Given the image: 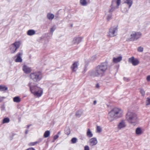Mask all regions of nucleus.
<instances>
[{"instance_id": "a878e982", "label": "nucleus", "mask_w": 150, "mask_h": 150, "mask_svg": "<svg viewBox=\"0 0 150 150\" xmlns=\"http://www.w3.org/2000/svg\"><path fill=\"white\" fill-rule=\"evenodd\" d=\"M82 113V111L81 110H79L76 112V115L77 117H79L81 116Z\"/></svg>"}, {"instance_id": "9d476101", "label": "nucleus", "mask_w": 150, "mask_h": 150, "mask_svg": "<svg viewBox=\"0 0 150 150\" xmlns=\"http://www.w3.org/2000/svg\"><path fill=\"white\" fill-rule=\"evenodd\" d=\"M126 126L125 121V120H121L117 125V128L119 129L124 128Z\"/></svg>"}, {"instance_id": "37998d69", "label": "nucleus", "mask_w": 150, "mask_h": 150, "mask_svg": "<svg viewBox=\"0 0 150 150\" xmlns=\"http://www.w3.org/2000/svg\"><path fill=\"white\" fill-rule=\"evenodd\" d=\"M59 135H55L54 137V140H56L59 137Z\"/></svg>"}, {"instance_id": "09e8293b", "label": "nucleus", "mask_w": 150, "mask_h": 150, "mask_svg": "<svg viewBox=\"0 0 150 150\" xmlns=\"http://www.w3.org/2000/svg\"><path fill=\"white\" fill-rule=\"evenodd\" d=\"M29 132V130H28V129H27L26 131H25V134H27L28 133V132Z\"/></svg>"}, {"instance_id": "c9c22d12", "label": "nucleus", "mask_w": 150, "mask_h": 150, "mask_svg": "<svg viewBox=\"0 0 150 150\" xmlns=\"http://www.w3.org/2000/svg\"><path fill=\"white\" fill-rule=\"evenodd\" d=\"M96 59L97 57L96 55L93 56L91 57L90 61L93 62Z\"/></svg>"}, {"instance_id": "c85d7f7f", "label": "nucleus", "mask_w": 150, "mask_h": 150, "mask_svg": "<svg viewBox=\"0 0 150 150\" xmlns=\"http://www.w3.org/2000/svg\"><path fill=\"white\" fill-rule=\"evenodd\" d=\"M50 132L49 131L47 130L46 131L44 134V136L45 138L48 137L50 135Z\"/></svg>"}, {"instance_id": "f257e3e1", "label": "nucleus", "mask_w": 150, "mask_h": 150, "mask_svg": "<svg viewBox=\"0 0 150 150\" xmlns=\"http://www.w3.org/2000/svg\"><path fill=\"white\" fill-rule=\"evenodd\" d=\"M108 68V63L105 62L101 63L96 67L94 70L89 72V75L91 76L94 77H102Z\"/></svg>"}, {"instance_id": "c03bdc74", "label": "nucleus", "mask_w": 150, "mask_h": 150, "mask_svg": "<svg viewBox=\"0 0 150 150\" xmlns=\"http://www.w3.org/2000/svg\"><path fill=\"white\" fill-rule=\"evenodd\" d=\"M43 140V138H39L38 139V141H37V142H38V144L39 143H40Z\"/></svg>"}, {"instance_id": "1a4fd4ad", "label": "nucleus", "mask_w": 150, "mask_h": 150, "mask_svg": "<svg viewBox=\"0 0 150 150\" xmlns=\"http://www.w3.org/2000/svg\"><path fill=\"white\" fill-rule=\"evenodd\" d=\"M128 62L131 63L132 65L136 66L138 65L139 63V61L138 59L135 58L134 57H132L128 59Z\"/></svg>"}, {"instance_id": "a18cd8bd", "label": "nucleus", "mask_w": 150, "mask_h": 150, "mask_svg": "<svg viewBox=\"0 0 150 150\" xmlns=\"http://www.w3.org/2000/svg\"><path fill=\"white\" fill-rule=\"evenodd\" d=\"M147 80L148 81H150V76H147Z\"/></svg>"}, {"instance_id": "5701e85b", "label": "nucleus", "mask_w": 150, "mask_h": 150, "mask_svg": "<svg viewBox=\"0 0 150 150\" xmlns=\"http://www.w3.org/2000/svg\"><path fill=\"white\" fill-rule=\"evenodd\" d=\"M54 17V15L51 13H49L47 14V17L50 20H52Z\"/></svg>"}, {"instance_id": "e433bc0d", "label": "nucleus", "mask_w": 150, "mask_h": 150, "mask_svg": "<svg viewBox=\"0 0 150 150\" xmlns=\"http://www.w3.org/2000/svg\"><path fill=\"white\" fill-rule=\"evenodd\" d=\"M97 132H100L101 131L102 129L101 127L99 126H97Z\"/></svg>"}, {"instance_id": "58836bf2", "label": "nucleus", "mask_w": 150, "mask_h": 150, "mask_svg": "<svg viewBox=\"0 0 150 150\" xmlns=\"http://www.w3.org/2000/svg\"><path fill=\"white\" fill-rule=\"evenodd\" d=\"M140 92L141 93L142 95L143 96H144L145 95V92L143 89H141L140 90Z\"/></svg>"}, {"instance_id": "b1692460", "label": "nucleus", "mask_w": 150, "mask_h": 150, "mask_svg": "<svg viewBox=\"0 0 150 150\" xmlns=\"http://www.w3.org/2000/svg\"><path fill=\"white\" fill-rule=\"evenodd\" d=\"M13 101L16 103H19L21 101L20 98L18 96H16L13 98Z\"/></svg>"}, {"instance_id": "423d86ee", "label": "nucleus", "mask_w": 150, "mask_h": 150, "mask_svg": "<svg viewBox=\"0 0 150 150\" xmlns=\"http://www.w3.org/2000/svg\"><path fill=\"white\" fill-rule=\"evenodd\" d=\"M142 35V33L140 32L132 31L130 33V36L128 39L129 41H136L140 38Z\"/></svg>"}, {"instance_id": "bb28decb", "label": "nucleus", "mask_w": 150, "mask_h": 150, "mask_svg": "<svg viewBox=\"0 0 150 150\" xmlns=\"http://www.w3.org/2000/svg\"><path fill=\"white\" fill-rule=\"evenodd\" d=\"M10 50L11 51V53H14L15 52L16 50H17L16 49V48L14 46L12 45H11V48H10Z\"/></svg>"}, {"instance_id": "20e7f679", "label": "nucleus", "mask_w": 150, "mask_h": 150, "mask_svg": "<svg viewBox=\"0 0 150 150\" xmlns=\"http://www.w3.org/2000/svg\"><path fill=\"white\" fill-rule=\"evenodd\" d=\"M126 119L129 123L133 125L137 124L138 122L137 115L133 112H128L126 115Z\"/></svg>"}, {"instance_id": "412c9836", "label": "nucleus", "mask_w": 150, "mask_h": 150, "mask_svg": "<svg viewBox=\"0 0 150 150\" xmlns=\"http://www.w3.org/2000/svg\"><path fill=\"white\" fill-rule=\"evenodd\" d=\"M12 45L15 47L16 49L17 50V49L20 47V42L19 41L16 42Z\"/></svg>"}, {"instance_id": "7c9ffc66", "label": "nucleus", "mask_w": 150, "mask_h": 150, "mask_svg": "<svg viewBox=\"0 0 150 150\" xmlns=\"http://www.w3.org/2000/svg\"><path fill=\"white\" fill-rule=\"evenodd\" d=\"M10 121V119L8 117L4 118L3 121V124L5 123H8Z\"/></svg>"}, {"instance_id": "3c124183", "label": "nucleus", "mask_w": 150, "mask_h": 150, "mask_svg": "<svg viewBox=\"0 0 150 150\" xmlns=\"http://www.w3.org/2000/svg\"><path fill=\"white\" fill-rule=\"evenodd\" d=\"M30 126V125H27V128H28Z\"/></svg>"}, {"instance_id": "aec40b11", "label": "nucleus", "mask_w": 150, "mask_h": 150, "mask_svg": "<svg viewBox=\"0 0 150 150\" xmlns=\"http://www.w3.org/2000/svg\"><path fill=\"white\" fill-rule=\"evenodd\" d=\"M27 34L28 35L32 36L35 34V32L33 30H29L27 31Z\"/></svg>"}, {"instance_id": "9b49d317", "label": "nucleus", "mask_w": 150, "mask_h": 150, "mask_svg": "<svg viewBox=\"0 0 150 150\" xmlns=\"http://www.w3.org/2000/svg\"><path fill=\"white\" fill-rule=\"evenodd\" d=\"M23 53L22 52H18L16 56V57L15 60V61L16 62H21L22 61V59L21 58V56L23 55Z\"/></svg>"}, {"instance_id": "cd10ccee", "label": "nucleus", "mask_w": 150, "mask_h": 150, "mask_svg": "<svg viewBox=\"0 0 150 150\" xmlns=\"http://www.w3.org/2000/svg\"><path fill=\"white\" fill-rule=\"evenodd\" d=\"M80 3L83 6H86L87 4V2L86 0H80Z\"/></svg>"}, {"instance_id": "6e6552de", "label": "nucleus", "mask_w": 150, "mask_h": 150, "mask_svg": "<svg viewBox=\"0 0 150 150\" xmlns=\"http://www.w3.org/2000/svg\"><path fill=\"white\" fill-rule=\"evenodd\" d=\"M28 86L29 87L30 91L31 93L33 94L39 88L36 86L34 83L30 82L28 83Z\"/></svg>"}, {"instance_id": "6ab92c4d", "label": "nucleus", "mask_w": 150, "mask_h": 150, "mask_svg": "<svg viewBox=\"0 0 150 150\" xmlns=\"http://www.w3.org/2000/svg\"><path fill=\"white\" fill-rule=\"evenodd\" d=\"M124 3L126 4L128 6V8L129 9L133 4V1L132 0H125Z\"/></svg>"}, {"instance_id": "473e14b6", "label": "nucleus", "mask_w": 150, "mask_h": 150, "mask_svg": "<svg viewBox=\"0 0 150 150\" xmlns=\"http://www.w3.org/2000/svg\"><path fill=\"white\" fill-rule=\"evenodd\" d=\"M38 144V142L37 141L35 142H31L30 143L28 144V145L30 146H33Z\"/></svg>"}, {"instance_id": "de8ad7c7", "label": "nucleus", "mask_w": 150, "mask_h": 150, "mask_svg": "<svg viewBox=\"0 0 150 150\" xmlns=\"http://www.w3.org/2000/svg\"><path fill=\"white\" fill-rule=\"evenodd\" d=\"M96 87L97 88H98L99 87V85L98 84H96Z\"/></svg>"}, {"instance_id": "39448f33", "label": "nucleus", "mask_w": 150, "mask_h": 150, "mask_svg": "<svg viewBox=\"0 0 150 150\" xmlns=\"http://www.w3.org/2000/svg\"><path fill=\"white\" fill-rule=\"evenodd\" d=\"M30 77L34 82H38L42 79V75L41 72L37 71L31 73Z\"/></svg>"}, {"instance_id": "864d4df0", "label": "nucleus", "mask_w": 150, "mask_h": 150, "mask_svg": "<svg viewBox=\"0 0 150 150\" xmlns=\"http://www.w3.org/2000/svg\"><path fill=\"white\" fill-rule=\"evenodd\" d=\"M60 133V132H59L58 133V134H59Z\"/></svg>"}, {"instance_id": "4c0bfd02", "label": "nucleus", "mask_w": 150, "mask_h": 150, "mask_svg": "<svg viewBox=\"0 0 150 150\" xmlns=\"http://www.w3.org/2000/svg\"><path fill=\"white\" fill-rule=\"evenodd\" d=\"M137 50L139 52H142L143 50V48L141 47H139L137 49Z\"/></svg>"}, {"instance_id": "4468645a", "label": "nucleus", "mask_w": 150, "mask_h": 150, "mask_svg": "<svg viewBox=\"0 0 150 150\" xmlns=\"http://www.w3.org/2000/svg\"><path fill=\"white\" fill-rule=\"evenodd\" d=\"M79 63L78 62H76L74 63L71 66V69L73 71H76L78 69Z\"/></svg>"}, {"instance_id": "5fc2aeb1", "label": "nucleus", "mask_w": 150, "mask_h": 150, "mask_svg": "<svg viewBox=\"0 0 150 150\" xmlns=\"http://www.w3.org/2000/svg\"><path fill=\"white\" fill-rule=\"evenodd\" d=\"M149 1L150 3V0H149Z\"/></svg>"}, {"instance_id": "c756f323", "label": "nucleus", "mask_w": 150, "mask_h": 150, "mask_svg": "<svg viewBox=\"0 0 150 150\" xmlns=\"http://www.w3.org/2000/svg\"><path fill=\"white\" fill-rule=\"evenodd\" d=\"M70 131L69 127H66L65 129V133L66 134L69 135L70 134Z\"/></svg>"}, {"instance_id": "f3484780", "label": "nucleus", "mask_w": 150, "mask_h": 150, "mask_svg": "<svg viewBox=\"0 0 150 150\" xmlns=\"http://www.w3.org/2000/svg\"><path fill=\"white\" fill-rule=\"evenodd\" d=\"M143 132L141 127H138L136 129L135 133L137 135H140L142 134Z\"/></svg>"}, {"instance_id": "f704fd0d", "label": "nucleus", "mask_w": 150, "mask_h": 150, "mask_svg": "<svg viewBox=\"0 0 150 150\" xmlns=\"http://www.w3.org/2000/svg\"><path fill=\"white\" fill-rule=\"evenodd\" d=\"M146 105H150V98H147L146 101Z\"/></svg>"}, {"instance_id": "79ce46f5", "label": "nucleus", "mask_w": 150, "mask_h": 150, "mask_svg": "<svg viewBox=\"0 0 150 150\" xmlns=\"http://www.w3.org/2000/svg\"><path fill=\"white\" fill-rule=\"evenodd\" d=\"M123 79L125 81L127 82L129 81V79L128 78L124 77Z\"/></svg>"}, {"instance_id": "f8f14e48", "label": "nucleus", "mask_w": 150, "mask_h": 150, "mask_svg": "<svg viewBox=\"0 0 150 150\" xmlns=\"http://www.w3.org/2000/svg\"><path fill=\"white\" fill-rule=\"evenodd\" d=\"M82 38L81 37H75L72 41V43L74 44L78 45L82 41Z\"/></svg>"}, {"instance_id": "f03ea898", "label": "nucleus", "mask_w": 150, "mask_h": 150, "mask_svg": "<svg viewBox=\"0 0 150 150\" xmlns=\"http://www.w3.org/2000/svg\"><path fill=\"white\" fill-rule=\"evenodd\" d=\"M121 2V0H113L112 1L110 8L105 13L106 19L108 21H110L111 19L112 12L119 8Z\"/></svg>"}, {"instance_id": "8fccbe9b", "label": "nucleus", "mask_w": 150, "mask_h": 150, "mask_svg": "<svg viewBox=\"0 0 150 150\" xmlns=\"http://www.w3.org/2000/svg\"><path fill=\"white\" fill-rule=\"evenodd\" d=\"M97 102L96 100H94L93 102V104L95 105L96 104Z\"/></svg>"}, {"instance_id": "dca6fc26", "label": "nucleus", "mask_w": 150, "mask_h": 150, "mask_svg": "<svg viewBox=\"0 0 150 150\" xmlns=\"http://www.w3.org/2000/svg\"><path fill=\"white\" fill-rule=\"evenodd\" d=\"M42 89L40 88H39L38 90L36 91L34 95L37 96L38 97H40L42 95Z\"/></svg>"}, {"instance_id": "a211bd4d", "label": "nucleus", "mask_w": 150, "mask_h": 150, "mask_svg": "<svg viewBox=\"0 0 150 150\" xmlns=\"http://www.w3.org/2000/svg\"><path fill=\"white\" fill-rule=\"evenodd\" d=\"M122 59V57L121 56H120L117 58L114 57L113 59V61L114 63H117L120 62Z\"/></svg>"}, {"instance_id": "49530a36", "label": "nucleus", "mask_w": 150, "mask_h": 150, "mask_svg": "<svg viewBox=\"0 0 150 150\" xmlns=\"http://www.w3.org/2000/svg\"><path fill=\"white\" fill-rule=\"evenodd\" d=\"M5 98L4 97H0V102H1L3 100V99L4 98Z\"/></svg>"}, {"instance_id": "393cba45", "label": "nucleus", "mask_w": 150, "mask_h": 150, "mask_svg": "<svg viewBox=\"0 0 150 150\" xmlns=\"http://www.w3.org/2000/svg\"><path fill=\"white\" fill-rule=\"evenodd\" d=\"M87 135L89 137H91L93 136L92 133L89 129H88L87 130Z\"/></svg>"}, {"instance_id": "7ed1b4c3", "label": "nucleus", "mask_w": 150, "mask_h": 150, "mask_svg": "<svg viewBox=\"0 0 150 150\" xmlns=\"http://www.w3.org/2000/svg\"><path fill=\"white\" fill-rule=\"evenodd\" d=\"M123 115V111L121 109L115 108L109 112L108 118L110 121H113L116 117H120Z\"/></svg>"}, {"instance_id": "0eeeda50", "label": "nucleus", "mask_w": 150, "mask_h": 150, "mask_svg": "<svg viewBox=\"0 0 150 150\" xmlns=\"http://www.w3.org/2000/svg\"><path fill=\"white\" fill-rule=\"evenodd\" d=\"M117 26H114L111 27L109 29L108 36L111 37L115 36L117 34Z\"/></svg>"}, {"instance_id": "72a5a7b5", "label": "nucleus", "mask_w": 150, "mask_h": 150, "mask_svg": "<svg viewBox=\"0 0 150 150\" xmlns=\"http://www.w3.org/2000/svg\"><path fill=\"white\" fill-rule=\"evenodd\" d=\"M77 139L76 138L74 137L72 138L71 139V142L72 143L75 144L77 141Z\"/></svg>"}, {"instance_id": "ea45409f", "label": "nucleus", "mask_w": 150, "mask_h": 150, "mask_svg": "<svg viewBox=\"0 0 150 150\" xmlns=\"http://www.w3.org/2000/svg\"><path fill=\"white\" fill-rule=\"evenodd\" d=\"M84 150H90V148L89 146L88 145L85 146L84 147Z\"/></svg>"}, {"instance_id": "a19ab883", "label": "nucleus", "mask_w": 150, "mask_h": 150, "mask_svg": "<svg viewBox=\"0 0 150 150\" xmlns=\"http://www.w3.org/2000/svg\"><path fill=\"white\" fill-rule=\"evenodd\" d=\"M1 109L2 111H4L5 110V108L4 105H2L1 107Z\"/></svg>"}, {"instance_id": "ddd939ff", "label": "nucleus", "mask_w": 150, "mask_h": 150, "mask_svg": "<svg viewBox=\"0 0 150 150\" xmlns=\"http://www.w3.org/2000/svg\"><path fill=\"white\" fill-rule=\"evenodd\" d=\"M23 70L24 72L27 74L30 73L32 70L30 67H28L26 65H24L23 67Z\"/></svg>"}, {"instance_id": "603ef678", "label": "nucleus", "mask_w": 150, "mask_h": 150, "mask_svg": "<svg viewBox=\"0 0 150 150\" xmlns=\"http://www.w3.org/2000/svg\"><path fill=\"white\" fill-rule=\"evenodd\" d=\"M126 11H128V9H126Z\"/></svg>"}, {"instance_id": "4be33fe9", "label": "nucleus", "mask_w": 150, "mask_h": 150, "mask_svg": "<svg viewBox=\"0 0 150 150\" xmlns=\"http://www.w3.org/2000/svg\"><path fill=\"white\" fill-rule=\"evenodd\" d=\"M8 90V88L5 86L0 85V91H5Z\"/></svg>"}, {"instance_id": "2eb2a0df", "label": "nucleus", "mask_w": 150, "mask_h": 150, "mask_svg": "<svg viewBox=\"0 0 150 150\" xmlns=\"http://www.w3.org/2000/svg\"><path fill=\"white\" fill-rule=\"evenodd\" d=\"M98 143L97 140L95 138H93L89 140V145L91 146H93L96 145Z\"/></svg>"}, {"instance_id": "2f4dec72", "label": "nucleus", "mask_w": 150, "mask_h": 150, "mask_svg": "<svg viewBox=\"0 0 150 150\" xmlns=\"http://www.w3.org/2000/svg\"><path fill=\"white\" fill-rule=\"evenodd\" d=\"M56 28V27L55 25H54L50 29V32L51 33V35L53 34V33L54 31Z\"/></svg>"}]
</instances>
